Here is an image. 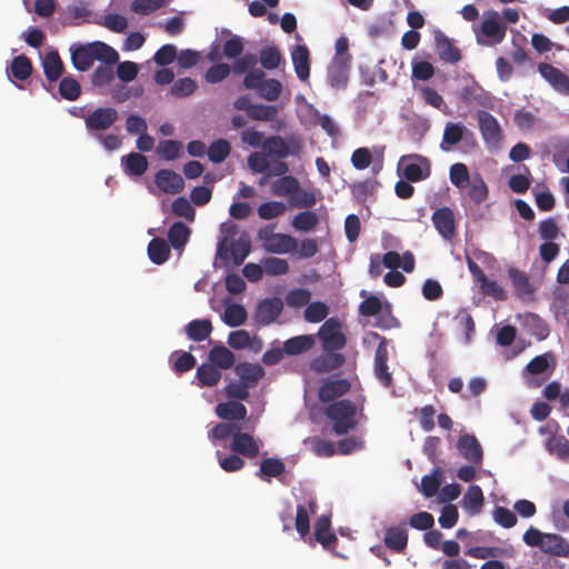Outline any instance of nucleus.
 <instances>
[{
	"mask_svg": "<svg viewBox=\"0 0 569 569\" xmlns=\"http://www.w3.org/2000/svg\"><path fill=\"white\" fill-rule=\"evenodd\" d=\"M71 62L79 71L89 70L96 60L106 64H116L119 53L111 46L102 41H93L86 44H73L70 48Z\"/></svg>",
	"mask_w": 569,
	"mask_h": 569,
	"instance_id": "nucleus-1",
	"label": "nucleus"
},
{
	"mask_svg": "<svg viewBox=\"0 0 569 569\" xmlns=\"http://www.w3.org/2000/svg\"><path fill=\"white\" fill-rule=\"evenodd\" d=\"M325 416L333 422L332 430L336 435H347L357 426V406L348 399L337 400L328 405Z\"/></svg>",
	"mask_w": 569,
	"mask_h": 569,
	"instance_id": "nucleus-2",
	"label": "nucleus"
},
{
	"mask_svg": "<svg viewBox=\"0 0 569 569\" xmlns=\"http://www.w3.org/2000/svg\"><path fill=\"white\" fill-rule=\"evenodd\" d=\"M258 240L264 251L276 254H284L298 249V241L295 237L273 231L272 226H264L258 230Z\"/></svg>",
	"mask_w": 569,
	"mask_h": 569,
	"instance_id": "nucleus-3",
	"label": "nucleus"
},
{
	"mask_svg": "<svg viewBox=\"0 0 569 569\" xmlns=\"http://www.w3.org/2000/svg\"><path fill=\"white\" fill-rule=\"evenodd\" d=\"M318 338L326 351H337L345 348L347 339L341 331V322L338 318H329L319 328Z\"/></svg>",
	"mask_w": 569,
	"mask_h": 569,
	"instance_id": "nucleus-4",
	"label": "nucleus"
},
{
	"mask_svg": "<svg viewBox=\"0 0 569 569\" xmlns=\"http://www.w3.org/2000/svg\"><path fill=\"white\" fill-rule=\"evenodd\" d=\"M119 119L116 108L100 107L90 111L83 117L86 129L90 132L106 131Z\"/></svg>",
	"mask_w": 569,
	"mask_h": 569,
	"instance_id": "nucleus-5",
	"label": "nucleus"
},
{
	"mask_svg": "<svg viewBox=\"0 0 569 569\" xmlns=\"http://www.w3.org/2000/svg\"><path fill=\"white\" fill-rule=\"evenodd\" d=\"M477 120L485 142L488 146L497 147L502 139V130L498 120L485 110L477 112Z\"/></svg>",
	"mask_w": 569,
	"mask_h": 569,
	"instance_id": "nucleus-6",
	"label": "nucleus"
},
{
	"mask_svg": "<svg viewBox=\"0 0 569 569\" xmlns=\"http://www.w3.org/2000/svg\"><path fill=\"white\" fill-rule=\"evenodd\" d=\"M431 221L445 240L452 241L457 236L456 218L451 208L441 207L435 210L431 216Z\"/></svg>",
	"mask_w": 569,
	"mask_h": 569,
	"instance_id": "nucleus-7",
	"label": "nucleus"
},
{
	"mask_svg": "<svg viewBox=\"0 0 569 569\" xmlns=\"http://www.w3.org/2000/svg\"><path fill=\"white\" fill-rule=\"evenodd\" d=\"M283 310V302L279 298L261 300L256 309L254 319L261 326L274 322Z\"/></svg>",
	"mask_w": 569,
	"mask_h": 569,
	"instance_id": "nucleus-8",
	"label": "nucleus"
},
{
	"mask_svg": "<svg viewBox=\"0 0 569 569\" xmlns=\"http://www.w3.org/2000/svg\"><path fill=\"white\" fill-rule=\"evenodd\" d=\"M154 184L157 188L169 194H177L183 191L184 180L173 170L160 169L154 174Z\"/></svg>",
	"mask_w": 569,
	"mask_h": 569,
	"instance_id": "nucleus-9",
	"label": "nucleus"
},
{
	"mask_svg": "<svg viewBox=\"0 0 569 569\" xmlns=\"http://www.w3.org/2000/svg\"><path fill=\"white\" fill-rule=\"evenodd\" d=\"M457 449L469 462L476 466H480L482 463L483 451L475 435H461L457 441Z\"/></svg>",
	"mask_w": 569,
	"mask_h": 569,
	"instance_id": "nucleus-10",
	"label": "nucleus"
},
{
	"mask_svg": "<svg viewBox=\"0 0 569 569\" xmlns=\"http://www.w3.org/2000/svg\"><path fill=\"white\" fill-rule=\"evenodd\" d=\"M349 71L350 62L345 61L341 57H333L327 73L329 84L337 90L345 89L348 84Z\"/></svg>",
	"mask_w": 569,
	"mask_h": 569,
	"instance_id": "nucleus-11",
	"label": "nucleus"
},
{
	"mask_svg": "<svg viewBox=\"0 0 569 569\" xmlns=\"http://www.w3.org/2000/svg\"><path fill=\"white\" fill-rule=\"evenodd\" d=\"M506 26L500 21L497 11H489L482 20L481 32L491 40V44L500 43L506 37Z\"/></svg>",
	"mask_w": 569,
	"mask_h": 569,
	"instance_id": "nucleus-12",
	"label": "nucleus"
},
{
	"mask_svg": "<svg viewBox=\"0 0 569 569\" xmlns=\"http://www.w3.org/2000/svg\"><path fill=\"white\" fill-rule=\"evenodd\" d=\"M230 449L234 453L242 455L250 459L256 458L260 450L257 440L251 435L241 432L240 430L233 435Z\"/></svg>",
	"mask_w": 569,
	"mask_h": 569,
	"instance_id": "nucleus-13",
	"label": "nucleus"
},
{
	"mask_svg": "<svg viewBox=\"0 0 569 569\" xmlns=\"http://www.w3.org/2000/svg\"><path fill=\"white\" fill-rule=\"evenodd\" d=\"M350 382L347 379H329L319 388L318 398L321 402L333 401L350 390Z\"/></svg>",
	"mask_w": 569,
	"mask_h": 569,
	"instance_id": "nucleus-14",
	"label": "nucleus"
},
{
	"mask_svg": "<svg viewBox=\"0 0 569 569\" xmlns=\"http://www.w3.org/2000/svg\"><path fill=\"white\" fill-rule=\"evenodd\" d=\"M436 50L439 58L448 63H457L461 60L460 50L440 30L435 32Z\"/></svg>",
	"mask_w": 569,
	"mask_h": 569,
	"instance_id": "nucleus-15",
	"label": "nucleus"
},
{
	"mask_svg": "<svg viewBox=\"0 0 569 569\" xmlns=\"http://www.w3.org/2000/svg\"><path fill=\"white\" fill-rule=\"evenodd\" d=\"M538 70L543 79H546L556 90L562 93H569V77L552 64L541 62Z\"/></svg>",
	"mask_w": 569,
	"mask_h": 569,
	"instance_id": "nucleus-16",
	"label": "nucleus"
},
{
	"mask_svg": "<svg viewBox=\"0 0 569 569\" xmlns=\"http://www.w3.org/2000/svg\"><path fill=\"white\" fill-rule=\"evenodd\" d=\"M234 371L239 380L249 389L257 387L260 379L266 375L264 369L260 365L250 362H239L234 367Z\"/></svg>",
	"mask_w": 569,
	"mask_h": 569,
	"instance_id": "nucleus-17",
	"label": "nucleus"
},
{
	"mask_svg": "<svg viewBox=\"0 0 569 569\" xmlns=\"http://www.w3.org/2000/svg\"><path fill=\"white\" fill-rule=\"evenodd\" d=\"M291 59L299 80L307 81L310 77V52L305 44L296 46Z\"/></svg>",
	"mask_w": 569,
	"mask_h": 569,
	"instance_id": "nucleus-18",
	"label": "nucleus"
},
{
	"mask_svg": "<svg viewBox=\"0 0 569 569\" xmlns=\"http://www.w3.org/2000/svg\"><path fill=\"white\" fill-rule=\"evenodd\" d=\"M331 521L326 515L319 517L315 525V538L327 550H331L338 542L337 536L330 531Z\"/></svg>",
	"mask_w": 569,
	"mask_h": 569,
	"instance_id": "nucleus-19",
	"label": "nucleus"
},
{
	"mask_svg": "<svg viewBox=\"0 0 569 569\" xmlns=\"http://www.w3.org/2000/svg\"><path fill=\"white\" fill-rule=\"evenodd\" d=\"M407 158L418 160L420 163H408L403 167V177L410 182H418L429 177L430 163L426 157L410 154Z\"/></svg>",
	"mask_w": 569,
	"mask_h": 569,
	"instance_id": "nucleus-20",
	"label": "nucleus"
},
{
	"mask_svg": "<svg viewBox=\"0 0 569 569\" xmlns=\"http://www.w3.org/2000/svg\"><path fill=\"white\" fill-rule=\"evenodd\" d=\"M317 501L315 498H309L307 506L298 505L297 515L295 519V527L301 538H305L310 531L309 513L315 515L317 511Z\"/></svg>",
	"mask_w": 569,
	"mask_h": 569,
	"instance_id": "nucleus-21",
	"label": "nucleus"
},
{
	"mask_svg": "<svg viewBox=\"0 0 569 569\" xmlns=\"http://www.w3.org/2000/svg\"><path fill=\"white\" fill-rule=\"evenodd\" d=\"M540 550L555 557H569V542L557 533H546Z\"/></svg>",
	"mask_w": 569,
	"mask_h": 569,
	"instance_id": "nucleus-22",
	"label": "nucleus"
},
{
	"mask_svg": "<svg viewBox=\"0 0 569 569\" xmlns=\"http://www.w3.org/2000/svg\"><path fill=\"white\" fill-rule=\"evenodd\" d=\"M383 542L389 549L398 553L403 552L408 546V531L405 526L387 528Z\"/></svg>",
	"mask_w": 569,
	"mask_h": 569,
	"instance_id": "nucleus-23",
	"label": "nucleus"
},
{
	"mask_svg": "<svg viewBox=\"0 0 569 569\" xmlns=\"http://www.w3.org/2000/svg\"><path fill=\"white\" fill-rule=\"evenodd\" d=\"M124 172L130 177H141L148 169V159L139 152H130L121 158Z\"/></svg>",
	"mask_w": 569,
	"mask_h": 569,
	"instance_id": "nucleus-24",
	"label": "nucleus"
},
{
	"mask_svg": "<svg viewBox=\"0 0 569 569\" xmlns=\"http://www.w3.org/2000/svg\"><path fill=\"white\" fill-rule=\"evenodd\" d=\"M508 274L518 297L528 298L533 295L535 288L530 283L529 277L526 272L516 268H510L508 270Z\"/></svg>",
	"mask_w": 569,
	"mask_h": 569,
	"instance_id": "nucleus-25",
	"label": "nucleus"
},
{
	"mask_svg": "<svg viewBox=\"0 0 569 569\" xmlns=\"http://www.w3.org/2000/svg\"><path fill=\"white\" fill-rule=\"evenodd\" d=\"M42 68L47 80L57 81L63 73L64 66L57 51L46 53L42 60Z\"/></svg>",
	"mask_w": 569,
	"mask_h": 569,
	"instance_id": "nucleus-26",
	"label": "nucleus"
},
{
	"mask_svg": "<svg viewBox=\"0 0 569 569\" xmlns=\"http://www.w3.org/2000/svg\"><path fill=\"white\" fill-rule=\"evenodd\" d=\"M216 413L224 420H243L247 417V408L239 401H227L218 403Z\"/></svg>",
	"mask_w": 569,
	"mask_h": 569,
	"instance_id": "nucleus-27",
	"label": "nucleus"
},
{
	"mask_svg": "<svg viewBox=\"0 0 569 569\" xmlns=\"http://www.w3.org/2000/svg\"><path fill=\"white\" fill-rule=\"evenodd\" d=\"M345 363V356L341 353H337L333 351H329V353L322 355L316 358L311 368L316 372H329L331 370H336L340 368Z\"/></svg>",
	"mask_w": 569,
	"mask_h": 569,
	"instance_id": "nucleus-28",
	"label": "nucleus"
},
{
	"mask_svg": "<svg viewBox=\"0 0 569 569\" xmlns=\"http://www.w3.org/2000/svg\"><path fill=\"white\" fill-rule=\"evenodd\" d=\"M213 330L209 319H194L186 326V333L189 339L200 342L209 338Z\"/></svg>",
	"mask_w": 569,
	"mask_h": 569,
	"instance_id": "nucleus-29",
	"label": "nucleus"
},
{
	"mask_svg": "<svg viewBox=\"0 0 569 569\" xmlns=\"http://www.w3.org/2000/svg\"><path fill=\"white\" fill-rule=\"evenodd\" d=\"M462 98L469 102H476L480 107L483 108H492L493 99L492 96L485 91L479 84L475 83L472 86L465 87L462 90Z\"/></svg>",
	"mask_w": 569,
	"mask_h": 569,
	"instance_id": "nucleus-30",
	"label": "nucleus"
},
{
	"mask_svg": "<svg viewBox=\"0 0 569 569\" xmlns=\"http://www.w3.org/2000/svg\"><path fill=\"white\" fill-rule=\"evenodd\" d=\"M466 130V127L460 122H448L445 127L442 141L440 143L441 150L449 151L452 146L459 143Z\"/></svg>",
	"mask_w": 569,
	"mask_h": 569,
	"instance_id": "nucleus-31",
	"label": "nucleus"
},
{
	"mask_svg": "<svg viewBox=\"0 0 569 569\" xmlns=\"http://www.w3.org/2000/svg\"><path fill=\"white\" fill-rule=\"evenodd\" d=\"M315 346V338L311 335L292 337L283 342L284 352L289 356H297L309 351Z\"/></svg>",
	"mask_w": 569,
	"mask_h": 569,
	"instance_id": "nucleus-32",
	"label": "nucleus"
},
{
	"mask_svg": "<svg viewBox=\"0 0 569 569\" xmlns=\"http://www.w3.org/2000/svg\"><path fill=\"white\" fill-rule=\"evenodd\" d=\"M210 363L218 369H230L234 365V355L224 346H214L208 356Z\"/></svg>",
	"mask_w": 569,
	"mask_h": 569,
	"instance_id": "nucleus-33",
	"label": "nucleus"
},
{
	"mask_svg": "<svg viewBox=\"0 0 569 569\" xmlns=\"http://www.w3.org/2000/svg\"><path fill=\"white\" fill-rule=\"evenodd\" d=\"M148 257L156 264L164 263L170 257V247L162 238H153L148 244Z\"/></svg>",
	"mask_w": 569,
	"mask_h": 569,
	"instance_id": "nucleus-34",
	"label": "nucleus"
},
{
	"mask_svg": "<svg viewBox=\"0 0 569 569\" xmlns=\"http://www.w3.org/2000/svg\"><path fill=\"white\" fill-rule=\"evenodd\" d=\"M220 370L211 363H202L197 369V379L200 387H214L221 379Z\"/></svg>",
	"mask_w": 569,
	"mask_h": 569,
	"instance_id": "nucleus-35",
	"label": "nucleus"
},
{
	"mask_svg": "<svg viewBox=\"0 0 569 569\" xmlns=\"http://www.w3.org/2000/svg\"><path fill=\"white\" fill-rule=\"evenodd\" d=\"M286 471V465L279 458H266L260 462V468L256 476L264 478H278Z\"/></svg>",
	"mask_w": 569,
	"mask_h": 569,
	"instance_id": "nucleus-36",
	"label": "nucleus"
},
{
	"mask_svg": "<svg viewBox=\"0 0 569 569\" xmlns=\"http://www.w3.org/2000/svg\"><path fill=\"white\" fill-rule=\"evenodd\" d=\"M299 180L293 176H284L274 180L271 184V191L278 197H289L298 191Z\"/></svg>",
	"mask_w": 569,
	"mask_h": 569,
	"instance_id": "nucleus-37",
	"label": "nucleus"
},
{
	"mask_svg": "<svg viewBox=\"0 0 569 569\" xmlns=\"http://www.w3.org/2000/svg\"><path fill=\"white\" fill-rule=\"evenodd\" d=\"M467 187V194L475 203L480 204L488 198V187L479 173L472 176Z\"/></svg>",
	"mask_w": 569,
	"mask_h": 569,
	"instance_id": "nucleus-38",
	"label": "nucleus"
},
{
	"mask_svg": "<svg viewBox=\"0 0 569 569\" xmlns=\"http://www.w3.org/2000/svg\"><path fill=\"white\" fill-rule=\"evenodd\" d=\"M318 199L313 190L301 189L300 183L298 184V191L293 192L289 198V204L292 208L309 209L317 203Z\"/></svg>",
	"mask_w": 569,
	"mask_h": 569,
	"instance_id": "nucleus-39",
	"label": "nucleus"
},
{
	"mask_svg": "<svg viewBox=\"0 0 569 569\" xmlns=\"http://www.w3.org/2000/svg\"><path fill=\"white\" fill-rule=\"evenodd\" d=\"M263 149L266 150V154L268 157H276L277 159H284L290 153L289 146L279 136H273L266 139Z\"/></svg>",
	"mask_w": 569,
	"mask_h": 569,
	"instance_id": "nucleus-40",
	"label": "nucleus"
},
{
	"mask_svg": "<svg viewBox=\"0 0 569 569\" xmlns=\"http://www.w3.org/2000/svg\"><path fill=\"white\" fill-rule=\"evenodd\" d=\"M183 144L178 140H163L157 147L158 156L166 161H173L182 156Z\"/></svg>",
	"mask_w": 569,
	"mask_h": 569,
	"instance_id": "nucleus-41",
	"label": "nucleus"
},
{
	"mask_svg": "<svg viewBox=\"0 0 569 569\" xmlns=\"http://www.w3.org/2000/svg\"><path fill=\"white\" fill-rule=\"evenodd\" d=\"M282 60L281 52L276 46H268L259 51V61L267 70L277 69Z\"/></svg>",
	"mask_w": 569,
	"mask_h": 569,
	"instance_id": "nucleus-42",
	"label": "nucleus"
},
{
	"mask_svg": "<svg viewBox=\"0 0 569 569\" xmlns=\"http://www.w3.org/2000/svg\"><path fill=\"white\" fill-rule=\"evenodd\" d=\"M222 319L229 327H239L247 320V310L243 306L238 303L229 305L224 309Z\"/></svg>",
	"mask_w": 569,
	"mask_h": 569,
	"instance_id": "nucleus-43",
	"label": "nucleus"
},
{
	"mask_svg": "<svg viewBox=\"0 0 569 569\" xmlns=\"http://www.w3.org/2000/svg\"><path fill=\"white\" fill-rule=\"evenodd\" d=\"M190 236V229L182 222H174L168 231V240L174 249L182 248Z\"/></svg>",
	"mask_w": 569,
	"mask_h": 569,
	"instance_id": "nucleus-44",
	"label": "nucleus"
},
{
	"mask_svg": "<svg viewBox=\"0 0 569 569\" xmlns=\"http://www.w3.org/2000/svg\"><path fill=\"white\" fill-rule=\"evenodd\" d=\"M292 227L299 231H310L319 223V217L315 211L305 210L296 214L292 219Z\"/></svg>",
	"mask_w": 569,
	"mask_h": 569,
	"instance_id": "nucleus-45",
	"label": "nucleus"
},
{
	"mask_svg": "<svg viewBox=\"0 0 569 569\" xmlns=\"http://www.w3.org/2000/svg\"><path fill=\"white\" fill-rule=\"evenodd\" d=\"M442 479V469L436 468L431 475H426L421 479L420 491L427 498L433 497L440 485Z\"/></svg>",
	"mask_w": 569,
	"mask_h": 569,
	"instance_id": "nucleus-46",
	"label": "nucleus"
},
{
	"mask_svg": "<svg viewBox=\"0 0 569 569\" xmlns=\"http://www.w3.org/2000/svg\"><path fill=\"white\" fill-rule=\"evenodd\" d=\"M360 296L366 298L359 305V313L361 316L373 317V316H378L382 311L383 305L377 296H373V295L367 296L366 290H361Z\"/></svg>",
	"mask_w": 569,
	"mask_h": 569,
	"instance_id": "nucleus-47",
	"label": "nucleus"
},
{
	"mask_svg": "<svg viewBox=\"0 0 569 569\" xmlns=\"http://www.w3.org/2000/svg\"><path fill=\"white\" fill-rule=\"evenodd\" d=\"M231 152V146L226 139H218L213 141L208 150V158L213 163H220L224 161Z\"/></svg>",
	"mask_w": 569,
	"mask_h": 569,
	"instance_id": "nucleus-48",
	"label": "nucleus"
},
{
	"mask_svg": "<svg viewBox=\"0 0 569 569\" xmlns=\"http://www.w3.org/2000/svg\"><path fill=\"white\" fill-rule=\"evenodd\" d=\"M31 72L32 63L28 57L21 54L12 59L11 74L14 79L24 81L31 76Z\"/></svg>",
	"mask_w": 569,
	"mask_h": 569,
	"instance_id": "nucleus-49",
	"label": "nucleus"
},
{
	"mask_svg": "<svg viewBox=\"0 0 569 569\" xmlns=\"http://www.w3.org/2000/svg\"><path fill=\"white\" fill-rule=\"evenodd\" d=\"M59 93L63 99L74 101L81 94V86L73 77H63L59 83Z\"/></svg>",
	"mask_w": 569,
	"mask_h": 569,
	"instance_id": "nucleus-50",
	"label": "nucleus"
},
{
	"mask_svg": "<svg viewBox=\"0 0 569 569\" xmlns=\"http://www.w3.org/2000/svg\"><path fill=\"white\" fill-rule=\"evenodd\" d=\"M449 178L455 187L465 189L472 177H470L468 167L465 163L457 162L450 167Z\"/></svg>",
	"mask_w": 569,
	"mask_h": 569,
	"instance_id": "nucleus-51",
	"label": "nucleus"
},
{
	"mask_svg": "<svg viewBox=\"0 0 569 569\" xmlns=\"http://www.w3.org/2000/svg\"><path fill=\"white\" fill-rule=\"evenodd\" d=\"M465 508L478 513L483 506V493L479 486H470L463 496Z\"/></svg>",
	"mask_w": 569,
	"mask_h": 569,
	"instance_id": "nucleus-52",
	"label": "nucleus"
},
{
	"mask_svg": "<svg viewBox=\"0 0 569 569\" xmlns=\"http://www.w3.org/2000/svg\"><path fill=\"white\" fill-rule=\"evenodd\" d=\"M279 114V109L273 104H253L250 114L252 120L257 121H273Z\"/></svg>",
	"mask_w": 569,
	"mask_h": 569,
	"instance_id": "nucleus-53",
	"label": "nucleus"
},
{
	"mask_svg": "<svg viewBox=\"0 0 569 569\" xmlns=\"http://www.w3.org/2000/svg\"><path fill=\"white\" fill-rule=\"evenodd\" d=\"M329 308L326 303L316 301L309 302L305 309V319L311 323H318L327 318Z\"/></svg>",
	"mask_w": 569,
	"mask_h": 569,
	"instance_id": "nucleus-54",
	"label": "nucleus"
},
{
	"mask_svg": "<svg viewBox=\"0 0 569 569\" xmlns=\"http://www.w3.org/2000/svg\"><path fill=\"white\" fill-rule=\"evenodd\" d=\"M286 204L281 201H268L261 203L258 209V216L263 220L274 219L286 211Z\"/></svg>",
	"mask_w": 569,
	"mask_h": 569,
	"instance_id": "nucleus-55",
	"label": "nucleus"
},
{
	"mask_svg": "<svg viewBox=\"0 0 569 569\" xmlns=\"http://www.w3.org/2000/svg\"><path fill=\"white\" fill-rule=\"evenodd\" d=\"M263 270L268 276H282L288 273L289 264L286 259L269 257L262 260Z\"/></svg>",
	"mask_w": 569,
	"mask_h": 569,
	"instance_id": "nucleus-56",
	"label": "nucleus"
},
{
	"mask_svg": "<svg viewBox=\"0 0 569 569\" xmlns=\"http://www.w3.org/2000/svg\"><path fill=\"white\" fill-rule=\"evenodd\" d=\"M251 250V244L249 239L240 238L236 241H231L230 243V252L236 264H241L244 259L248 257Z\"/></svg>",
	"mask_w": 569,
	"mask_h": 569,
	"instance_id": "nucleus-57",
	"label": "nucleus"
},
{
	"mask_svg": "<svg viewBox=\"0 0 569 569\" xmlns=\"http://www.w3.org/2000/svg\"><path fill=\"white\" fill-rule=\"evenodd\" d=\"M282 91V84L277 79H266L258 94L267 101H276Z\"/></svg>",
	"mask_w": 569,
	"mask_h": 569,
	"instance_id": "nucleus-58",
	"label": "nucleus"
},
{
	"mask_svg": "<svg viewBox=\"0 0 569 569\" xmlns=\"http://www.w3.org/2000/svg\"><path fill=\"white\" fill-rule=\"evenodd\" d=\"M113 64L99 66L91 74V82L94 87H103L114 79Z\"/></svg>",
	"mask_w": 569,
	"mask_h": 569,
	"instance_id": "nucleus-59",
	"label": "nucleus"
},
{
	"mask_svg": "<svg viewBox=\"0 0 569 569\" xmlns=\"http://www.w3.org/2000/svg\"><path fill=\"white\" fill-rule=\"evenodd\" d=\"M172 212L177 217H181L192 222L196 217V210L192 207L191 202L184 198L179 197L172 202Z\"/></svg>",
	"mask_w": 569,
	"mask_h": 569,
	"instance_id": "nucleus-60",
	"label": "nucleus"
},
{
	"mask_svg": "<svg viewBox=\"0 0 569 569\" xmlns=\"http://www.w3.org/2000/svg\"><path fill=\"white\" fill-rule=\"evenodd\" d=\"M197 89V83L191 78H181L173 82L170 92L176 98L191 96Z\"/></svg>",
	"mask_w": 569,
	"mask_h": 569,
	"instance_id": "nucleus-61",
	"label": "nucleus"
},
{
	"mask_svg": "<svg viewBox=\"0 0 569 569\" xmlns=\"http://www.w3.org/2000/svg\"><path fill=\"white\" fill-rule=\"evenodd\" d=\"M311 299V292L303 288L292 289L286 296V303L291 308H301L308 306Z\"/></svg>",
	"mask_w": 569,
	"mask_h": 569,
	"instance_id": "nucleus-62",
	"label": "nucleus"
},
{
	"mask_svg": "<svg viewBox=\"0 0 569 569\" xmlns=\"http://www.w3.org/2000/svg\"><path fill=\"white\" fill-rule=\"evenodd\" d=\"M550 362H555V356L546 352L530 360L526 368L532 375H540L548 370Z\"/></svg>",
	"mask_w": 569,
	"mask_h": 569,
	"instance_id": "nucleus-63",
	"label": "nucleus"
},
{
	"mask_svg": "<svg viewBox=\"0 0 569 569\" xmlns=\"http://www.w3.org/2000/svg\"><path fill=\"white\" fill-rule=\"evenodd\" d=\"M230 71L231 68L227 63H216L207 70L204 79L208 83H218L224 80Z\"/></svg>",
	"mask_w": 569,
	"mask_h": 569,
	"instance_id": "nucleus-64",
	"label": "nucleus"
}]
</instances>
